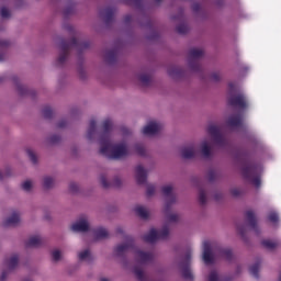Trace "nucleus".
I'll return each instance as SVG.
<instances>
[{
  "label": "nucleus",
  "instance_id": "412c9836",
  "mask_svg": "<svg viewBox=\"0 0 281 281\" xmlns=\"http://www.w3.org/2000/svg\"><path fill=\"white\" fill-rule=\"evenodd\" d=\"M56 181L54 180L53 177L50 176H45L43 178V182L42 186L45 190H50V188H53L55 186Z\"/></svg>",
  "mask_w": 281,
  "mask_h": 281
},
{
  "label": "nucleus",
  "instance_id": "a211bd4d",
  "mask_svg": "<svg viewBox=\"0 0 281 281\" xmlns=\"http://www.w3.org/2000/svg\"><path fill=\"white\" fill-rule=\"evenodd\" d=\"M135 214L139 216V218L146 220L150 216V212L145 206L138 205L134 209Z\"/></svg>",
  "mask_w": 281,
  "mask_h": 281
},
{
  "label": "nucleus",
  "instance_id": "7c9ffc66",
  "mask_svg": "<svg viewBox=\"0 0 281 281\" xmlns=\"http://www.w3.org/2000/svg\"><path fill=\"white\" fill-rule=\"evenodd\" d=\"M223 78V75L221 71H214L210 75V80L211 82H218Z\"/></svg>",
  "mask_w": 281,
  "mask_h": 281
},
{
  "label": "nucleus",
  "instance_id": "4468645a",
  "mask_svg": "<svg viewBox=\"0 0 281 281\" xmlns=\"http://www.w3.org/2000/svg\"><path fill=\"white\" fill-rule=\"evenodd\" d=\"M99 181L101 186H103V188H111V186H113L114 188H120V186H122V179L115 178L113 182H110L109 180H106V176L104 175H101L99 177Z\"/></svg>",
  "mask_w": 281,
  "mask_h": 281
},
{
  "label": "nucleus",
  "instance_id": "2eb2a0df",
  "mask_svg": "<svg viewBox=\"0 0 281 281\" xmlns=\"http://www.w3.org/2000/svg\"><path fill=\"white\" fill-rule=\"evenodd\" d=\"M78 258L80 262H87L88 265H91V262L94 260L93 255L91 254V250L83 249L78 252Z\"/></svg>",
  "mask_w": 281,
  "mask_h": 281
},
{
  "label": "nucleus",
  "instance_id": "680f3d73",
  "mask_svg": "<svg viewBox=\"0 0 281 281\" xmlns=\"http://www.w3.org/2000/svg\"><path fill=\"white\" fill-rule=\"evenodd\" d=\"M117 232L122 233V228H119Z\"/></svg>",
  "mask_w": 281,
  "mask_h": 281
},
{
  "label": "nucleus",
  "instance_id": "79ce46f5",
  "mask_svg": "<svg viewBox=\"0 0 281 281\" xmlns=\"http://www.w3.org/2000/svg\"><path fill=\"white\" fill-rule=\"evenodd\" d=\"M135 150L140 157H144V155H146V148L144 147V145H136Z\"/></svg>",
  "mask_w": 281,
  "mask_h": 281
},
{
  "label": "nucleus",
  "instance_id": "4be33fe9",
  "mask_svg": "<svg viewBox=\"0 0 281 281\" xmlns=\"http://www.w3.org/2000/svg\"><path fill=\"white\" fill-rule=\"evenodd\" d=\"M246 217L251 229H256V213H254V211H247Z\"/></svg>",
  "mask_w": 281,
  "mask_h": 281
},
{
  "label": "nucleus",
  "instance_id": "c85d7f7f",
  "mask_svg": "<svg viewBox=\"0 0 281 281\" xmlns=\"http://www.w3.org/2000/svg\"><path fill=\"white\" fill-rule=\"evenodd\" d=\"M168 75L171 78H177L181 75V69L179 67L172 66L168 69Z\"/></svg>",
  "mask_w": 281,
  "mask_h": 281
},
{
  "label": "nucleus",
  "instance_id": "a878e982",
  "mask_svg": "<svg viewBox=\"0 0 281 281\" xmlns=\"http://www.w3.org/2000/svg\"><path fill=\"white\" fill-rule=\"evenodd\" d=\"M138 80L143 87H148V85H150V75L142 74L138 77Z\"/></svg>",
  "mask_w": 281,
  "mask_h": 281
},
{
  "label": "nucleus",
  "instance_id": "052dcab7",
  "mask_svg": "<svg viewBox=\"0 0 281 281\" xmlns=\"http://www.w3.org/2000/svg\"><path fill=\"white\" fill-rule=\"evenodd\" d=\"M187 260H190V255L187 256Z\"/></svg>",
  "mask_w": 281,
  "mask_h": 281
},
{
  "label": "nucleus",
  "instance_id": "393cba45",
  "mask_svg": "<svg viewBox=\"0 0 281 281\" xmlns=\"http://www.w3.org/2000/svg\"><path fill=\"white\" fill-rule=\"evenodd\" d=\"M182 276L184 280H193L194 276L192 274V270L188 266L182 267Z\"/></svg>",
  "mask_w": 281,
  "mask_h": 281
},
{
  "label": "nucleus",
  "instance_id": "72a5a7b5",
  "mask_svg": "<svg viewBox=\"0 0 281 281\" xmlns=\"http://www.w3.org/2000/svg\"><path fill=\"white\" fill-rule=\"evenodd\" d=\"M115 56H116L115 50H110V52L105 53L104 58H105L106 63H112L115 60Z\"/></svg>",
  "mask_w": 281,
  "mask_h": 281
},
{
  "label": "nucleus",
  "instance_id": "e433bc0d",
  "mask_svg": "<svg viewBox=\"0 0 281 281\" xmlns=\"http://www.w3.org/2000/svg\"><path fill=\"white\" fill-rule=\"evenodd\" d=\"M249 271L251 276H254V278H258V271H260V263H255L254 266H251Z\"/></svg>",
  "mask_w": 281,
  "mask_h": 281
},
{
  "label": "nucleus",
  "instance_id": "1a4fd4ad",
  "mask_svg": "<svg viewBox=\"0 0 281 281\" xmlns=\"http://www.w3.org/2000/svg\"><path fill=\"white\" fill-rule=\"evenodd\" d=\"M231 106H238V109H247V98L245 94L231 95L228 99Z\"/></svg>",
  "mask_w": 281,
  "mask_h": 281
},
{
  "label": "nucleus",
  "instance_id": "bb28decb",
  "mask_svg": "<svg viewBox=\"0 0 281 281\" xmlns=\"http://www.w3.org/2000/svg\"><path fill=\"white\" fill-rule=\"evenodd\" d=\"M52 260L53 262H60L63 260V251L60 249H54L52 251Z\"/></svg>",
  "mask_w": 281,
  "mask_h": 281
},
{
  "label": "nucleus",
  "instance_id": "423d86ee",
  "mask_svg": "<svg viewBox=\"0 0 281 281\" xmlns=\"http://www.w3.org/2000/svg\"><path fill=\"white\" fill-rule=\"evenodd\" d=\"M203 49L201 48H191L189 52V67L193 71L199 70V58L203 56Z\"/></svg>",
  "mask_w": 281,
  "mask_h": 281
},
{
  "label": "nucleus",
  "instance_id": "c9c22d12",
  "mask_svg": "<svg viewBox=\"0 0 281 281\" xmlns=\"http://www.w3.org/2000/svg\"><path fill=\"white\" fill-rule=\"evenodd\" d=\"M189 30L190 29L188 27V24H186V23H182V24L177 26L178 34H188Z\"/></svg>",
  "mask_w": 281,
  "mask_h": 281
},
{
  "label": "nucleus",
  "instance_id": "aec40b11",
  "mask_svg": "<svg viewBox=\"0 0 281 281\" xmlns=\"http://www.w3.org/2000/svg\"><path fill=\"white\" fill-rule=\"evenodd\" d=\"M93 236L97 240H102V238H108L109 237V231L105 228H97L93 231Z\"/></svg>",
  "mask_w": 281,
  "mask_h": 281
},
{
  "label": "nucleus",
  "instance_id": "20e7f679",
  "mask_svg": "<svg viewBox=\"0 0 281 281\" xmlns=\"http://www.w3.org/2000/svg\"><path fill=\"white\" fill-rule=\"evenodd\" d=\"M76 47L77 49H87L89 47V42H78V40L74 38L71 44L61 43L59 57L57 58V65L60 66L67 60V56L69 55V47Z\"/></svg>",
  "mask_w": 281,
  "mask_h": 281
},
{
  "label": "nucleus",
  "instance_id": "cd10ccee",
  "mask_svg": "<svg viewBox=\"0 0 281 281\" xmlns=\"http://www.w3.org/2000/svg\"><path fill=\"white\" fill-rule=\"evenodd\" d=\"M29 159L32 161V164H37L38 158L36 157V153L32 148H26L25 150Z\"/></svg>",
  "mask_w": 281,
  "mask_h": 281
},
{
  "label": "nucleus",
  "instance_id": "ddd939ff",
  "mask_svg": "<svg viewBox=\"0 0 281 281\" xmlns=\"http://www.w3.org/2000/svg\"><path fill=\"white\" fill-rule=\"evenodd\" d=\"M131 247H133V238L127 237L126 243L116 246L115 255L116 256H124V254H126V251H128V249H131Z\"/></svg>",
  "mask_w": 281,
  "mask_h": 281
},
{
  "label": "nucleus",
  "instance_id": "f704fd0d",
  "mask_svg": "<svg viewBox=\"0 0 281 281\" xmlns=\"http://www.w3.org/2000/svg\"><path fill=\"white\" fill-rule=\"evenodd\" d=\"M100 15L105 19L106 21H109V19H111V16H113V10L111 9H105L103 11H101Z\"/></svg>",
  "mask_w": 281,
  "mask_h": 281
},
{
  "label": "nucleus",
  "instance_id": "a18cd8bd",
  "mask_svg": "<svg viewBox=\"0 0 281 281\" xmlns=\"http://www.w3.org/2000/svg\"><path fill=\"white\" fill-rule=\"evenodd\" d=\"M231 194H232V196H240L243 194V190H240L238 188H233V189H231Z\"/></svg>",
  "mask_w": 281,
  "mask_h": 281
},
{
  "label": "nucleus",
  "instance_id": "a19ab883",
  "mask_svg": "<svg viewBox=\"0 0 281 281\" xmlns=\"http://www.w3.org/2000/svg\"><path fill=\"white\" fill-rule=\"evenodd\" d=\"M220 256H222V258H226V260H229L232 258V250L229 249L220 250Z\"/></svg>",
  "mask_w": 281,
  "mask_h": 281
},
{
  "label": "nucleus",
  "instance_id": "8fccbe9b",
  "mask_svg": "<svg viewBox=\"0 0 281 281\" xmlns=\"http://www.w3.org/2000/svg\"><path fill=\"white\" fill-rule=\"evenodd\" d=\"M65 126H67V121L61 120V121L58 123V128H65Z\"/></svg>",
  "mask_w": 281,
  "mask_h": 281
},
{
  "label": "nucleus",
  "instance_id": "2f4dec72",
  "mask_svg": "<svg viewBox=\"0 0 281 281\" xmlns=\"http://www.w3.org/2000/svg\"><path fill=\"white\" fill-rule=\"evenodd\" d=\"M262 245H263V247H266V249H276L278 247V243L269 240V239L263 240Z\"/></svg>",
  "mask_w": 281,
  "mask_h": 281
},
{
  "label": "nucleus",
  "instance_id": "5701e85b",
  "mask_svg": "<svg viewBox=\"0 0 281 281\" xmlns=\"http://www.w3.org/2000/svg\"><path fill=\"white\" fill-rule=\"evenodd\" d=\"M16 265H19V256L18 255H13L7 260V267L10 270L14 269L16 267Z\"/></svg>",
  "mask_w": 281,
  "mask_h": 281
},
{
  "label": "nucleus",
  "instance_id": "09e8293b",
  "mask_svg": "<svg viewBox=\"0 0 281 281\" xmlns=\"http://www.w3.org/2000/svg\"><path fill=\"white\" fill-rule=\"evenodd\" d=\"M8 45H10V41L0 40V49H3V47H8Z\"/></svg>",
  "mask_w": 281,
  "mask_h": 281
},
{
  "label": "nucleus",
  "instance_id": "49530a36",
  "mask_svg": "<svg viewBox=\"0 0 281 281\" xmlns=\"http://www.w3.org/2000/svg\"><path fill=\"white\" fill-rule=\"evenodd\" d=\"M146 192H147V196H153V194H155V186L148 184Z\"/></svg>",
  "mask_w": 281,
  "mask_h": 281
},
{
  "label": "nucleus",
  "instance_id": "0e129e2a",
  "mask_svg": "<svg viewBox=\"0 0 281 281\" xmlns=\"http://www.w3.org/2000/svg\"><path fill=\"white\" fill-rule=\"evenodd\" d=\"M279 281H281V273H280V277H279Z\"/></svg>",
  "mask_w": 281,
  "mask_h": 281
},
{
  "label": "nucleus",
  "instance_id": "6ab92c4d",
  "mask_svg": "<svg viewBox=\"0 0 281 281\" xmlns=\"http://www.w3.org/2000/svg\"><path fill=\"white\" fill-rule=\"evenodd\" d=\"M97 133H98V130H97L95 120H91L90 124H89L88 133H87V138L93 139V137H95Z\"/></svg>",
  "mask_w": 281,
  "mask_h": 281
},
{
  "label": "nucleus",
  "instance_id": "864d4df0",
  "mask_svg": "<svg viewBox=\"0 0 281 281\" xmlns=\"http://www.w3.org/2000/svg\"><path fill=\"white\" fill-rule=\"evenodd\" d=\"M5 58H8V54H5V53L0 54V63H3V60H5Z\"/></svg>",
  "mask_w": 281,
  "mask_h": 281
},
{
  "label": "nucleus",
  "instance_id": "9b49d317",
  "mask_svg": "<svg viewBox=\"0 0 281 281\" xmlns=\"http://www.w3.org/2000/svg\"><path fill=\"white\" fill-rule=\"evenodd\" d=\"M154 258L155 255L153 252H145L142 250L135 251V261L137 265H148V262H151Z\"/></svg>",
  "mask_w": 281,
  "mask_h": 281
},
{
  "label": "nucleus",
  "instance_id": "603ef678",
  "mask_svg": "<svg viewBox=\"0 0 281 281\" xmlns=\"http://www.w3.org/2000/svg\"><path fill=\"white\" fill-rule=\"evenodd\" d=\"M70 190H71V192H77L78 191V184L71 183L70 184Z\"/></svg>",
  "mask_w": 281,
  "mask_h": 281
},
{
  "label": "nucleus",
  "instance_id": "4d7b16f0",
  "mask_svg": "<svg viewBox=\"0 0 281 281\" xmlns=\"http://www.w3.org/2000/svg\"><path fill=\"white\" fill-rule=\"evenodd\" d=\"M133 19V16H131V15H126L125 16V23H130V21Z\"/></svg>",
  "mask_w": 281,
  "mask_h": 281
},
{
  "label": "nucleus",
  "instance_id": "9d476101",
  "mask_svg": "<svg viewBox=\"0 0 281 281\" xmlns=\"http://www.w3.org/2000/svg\"><path fill=\"white\" fill-rule=\"evenodd\" d=\"M203 262L206 265H212L214 262L215 256L214 252L212 251V243L210 241H204L203 243Z\"/></svg>",
  "mask_w": 281,
  "mask_h": 281
},
{
  "label": "nucleus",
  "instance_id": "bf43d9fd",
  "mask_svg": "<svg viewBox=\"0 0 281 281\" xmlns=\"http://www.w3.org/2000/svg\"><path fill=\"white\" fill-rule=\"evenodd\" d=\"M100 281H109L106 278H101Z\"/></svg>",
  "mask_w": 281,
  "mask_h": 281
},
{
  "label": "nucleus",
  "instance_id": "c03bdc74",
  "mask_svg": "<svg viewBox=\"0 0 281 281\" xmlns=\"http://www.w3.org/2000/svg\"><path fill=\"white\" fill-rule=\"evenodd\" d=\"M268 218H269V221H271V223H278V221H279L278 213H276V212L270 213Z\"/></svg>",
  "mask_w": 281,
  "mask_h": 281
},
{
  "label": "nucleus",
  "instance_id": "7ed1b4c3",
  "mask_svg": "<svg viewBox=\"0 0 281 281\" xmlns=\"http://www.w3.org/2000/svg\"><path fill=\"white\" fill-rule=\"evenodd\" d=\"M111 128L113 122L110 119L103 121L100 135V153L108 159H124L128 157V146L126 143L111 144Z\"/></svg>",
  "mask_w": 281,
  "mask_h": 281
},
{
  "label": "nucleus",
  "instance_id": "58836bf2",
  "mask_svg": "<svg viewBox=\"0 0 281 281\" xmlns=\"http://www.w3.org/2000/svg\"><path fill=\"white\" fill-rule=\"evenodd\" d=\"M209 281H223V280H221V277H218V272L213 270L209 274Z\"/></svg>",
  "mask_w": 281,
  "mask_h": 281
},
{
  "label": "nucleus",
  "instance_id": "f3484780",
  "mask_svg": "<svg viewBox=\"0 0 281 281\" xmlns=\"http://www.w3.org/2000/svg\"><path fill=\"white\" fill-rule=\"evenodd\" d=\"M41 245H43V237L38 235L30 237L25 243L26 247H41Z\"/></svg>",
  "mask_w": 281,
  "mask_h": 281
},
{
  "label": "nucleus",
  "instance_id": "c756f323",
  "mask_svg": "<svg viewBox=\"0 0 281 281\" xmlns=\"http://www.w3.org/2000/svg\"><path fill=\"white\" fill-rule=\"evenodd\" d=\"M134 273L137 280H140V281L146 280V273H144V270H142V268H134Z\"/></svg>",
  "mask_w": 281,
  "mask_h": 281
},
{
  "label": "nucleus",
  "instance_id": "dca6fc26",
  "mask_svg": "<svg viewBox=\"0 0 281 281\" xmlns=\"http://www.w3.org/2000/svg\"><path fill=\"white\" fill-rule=\"evenodd\" d=\"M136 181L139 186L146 183V169L142 165L136 167Z\"/></svg>",
  "mask_w": 281,
  "mask_h": 281
},
{
  "label": "nucleus",
  "instance_id": "6e6552de",
  "mask_svg": "<svg viewBox=\"0 0 281 281\" xmlns=\"http://www.w3.org/2000/svg\"><path fill=\"white\" fill-rule=\"evenodd\" d=\"M161 128H164V125L157 121L149 122L144 128L143 134L147 135L148 137H153V135H157L161 132Z\"/></svg>",
  "mask_w": 281,
  "mask_h": 281
},
{
  "label": "nucleus",
  "instance_id": "3c124183",
  "mask_svg": "<svg viewBox=\"0 0 281 281\" xmlns=\"http://www.w3.org/2000/svg\"><path fill=\"white\" fill-rule=\"evenodd\" d=\"M214 177H216V171H210V172H209V179H210V181H213V180H214Z\"/></svg>",
  "mask_w": 281,
  "mask_h": 281
},
{
  "label": "nucleus",
  "instance_id": "de8ad7c7",
  "mask_svg": "<svg viewBox=\"0 0 281 281\" xmlns=\"http://www.w3.org/2000/svg\"><path fill=\"white\" fill-rule=\"evenodd\" d=\"M44 117H52V108H46L43 110Z\"/></svg>",
  "mask_w": 281,
  "mask_h": 281
},
{
  "label": "nucleus",
  "instance_id": "4c0bfd02",
  "mask_svg": "<svg viewBox=\"0 0 281 281\" xmlns=\"http://www.w3.org/2000/svg\"><path fill=\"white\" fill-rule=\"evenodd\" d=\"M199 201H200V203H202V205H205V203H207V195L205 194V191L200 190Z\"/></svg>",
  "mask_w": 281,
  "mask_h": 281
},
{
  "label": "nucleus",
  "instance_id": "ea45409f",
  "mask_svg": "<svg viewBox=\"0 0 281 281\" xmlns=\"http://www.w3.org/2000/svg\"><path fill=\"white\" fill-rule=\"evenodd\" d=\"M12 175V169L7 167L4 170H0V179H5V177H10Z\"/></svg>",
  "mask_w": 281,
  "mask_h": 281
},
{
  "label": "nucleus",
  "instance_id": "0eeeda50",
  "mask_svg": "<svg viewBox=\"0 0 281 281\" xmlns=\"http://www.w3.org/2000/svg\"><path fill=\"white\" fill-rule=\"evenodd\" d=\"M72 232L85 233L91 229V223L89 222V217L81 216L70 227Z\"/></svg>",
  "mask_w": 281,
  "mask_h": 281
},
{
  "label": "nucleus",
  "instance_id": "b1692460",
  "mask_svg": "<svg viewBox=\"0 0 281 281\" xmlns=\"http://www.w3.org/2000/svg\"><path fill=\"white\" fill-rule=\"evenodd\" d=\"M243 124V119L240 116H231L228 119V126L236 127Z\"/></svg>",
  "mask_w": 281,
  "mask_h": 281
},
{
  "label": "nucleus",
  "instance_id": "37998d69",
  "mask_svg": "<svg viewBox=\"0 0 281 281\" xmlns=\"http://www.w3.org/2000/svg\"><path fill=\"white\" fill-rule=\"evenodd\" d=\"M0 14H1L2 19H10V10H8V8H5V7L1 8Z\"/></svg>",
  "mask_w": 281,
  "mask_h": 281
},
{
  "label": "nucleus",
  "instance_id": "f03ea898",
  "mask_svg": "<svg viewBox=\"0 0 281 281\" xmlns=\"http://www.w3.org/2000/svg\"><path fill=\"white\" fill-rule=\"evenodd\" d=\"M207 133L210 137L204 138L201 142L200 147H196V145L182 147L181 157H183V159H192L193 157H196L199 153H201L202 157L207 159L210 155H212V146H224L225 136L218 126L210 124L207 127Z\"/></svg>",
  "mask_w": 281,
  "mask_h": 281
},
{
  "label": "nucleus",
  "instance_id": "39448f33",
  "mask_svg": "<svg viewBox=\"0 0 281 281\" xmlns=\"http://www.w3.org/2000/svg\"><path fill=\"white\" fill-rule=\"evenodd\" d=\"M241 173L255 186V188H260V177L258 176V168L254 165H244L241 168Z\"/></svg>",
  "mask_w": 281,
  "mask_h": 281
},
{
  "label": "nucleus",
  "instance_id": "e2e57ef3",
  "mask_svg": "<svg viewBox=\"0 0 281 281\" xmlns=\"http://www.w3.org/2000/svg\"><path fill=\"white\" fill-rule=\"evenodd\" d=\"M238 229H239L240 234H243V231H240V227H238Z\"/></svg>",
  "mask_w": 281,
  "mask_h": 281
},
{
  "label": "nucleus",
  "instance_id": "6e6d98bb",
  "mask_svg": "<svg viewBox=\"0 0 281 281\" xmlns=\"http://www.w3.org/2000/svg\"><path fill=\"white\" fill-rule=\"evenodd\" d=\"M5 278H8V272L3 271L0 277V281H5Z\"/></svg>",
  "mask_w": 281,
  "mask_h": 281
},
{
  "label": "nucleus",
  "instance_id": "5fc2aeb1",
  "mask_svg": "<svg viewBox=\"0 0 281 281\" xmlns=\"http://www.w3.org/2000/svg\"><path fill=\"white\" fill-rule=\"evenodd\" d=\"M18 91L23 95V93H25V88L23 86H18Z\"/></svg>",
  "mask_w": 281,
  "mask_h": 281
},
{
  "label": "nucleus",
  "instance_id": "473e14b6",
  "mask_svg": "<svg viewBox=\"0 0 281 281\" xmlns=\"http://www.w3.org/2000/svg\"><path fill=\"white\" fill-rule=\"evenodd\" d=\"M32 188H34V182H32V180H26L22 183V189L25 192H30L32 190Z\"/></svg>",
  "mask_w": 281,
  "mask_h": 281
},
{
  "label": "nucleus",
  "instance_id": "13d9d810",
  "mask_svg": "<svg viewBox=\"0 0 281 281\" xmlns=\"http://www.w3.org/2000/svg\"><path fill=\"white\" fill-rule=\"evenodd\" d=\"M228 87H229L231 91H234V83H229Z\"/></svg>",
  "mask_w": 281,
  "mask_h": 281
},
{
  "label": "nucleus",
  "instance_id": "f257e3e1",
  "mask_svg": "<svg viewBox=\"0 0 281 281\" xmlns=\"http://www.w3.org/2000/svg\"><path fill=\"white\" fill-rule=\"evenodd\" d=\"M161 190L164 196H166L165 216L167 225H165L160 231L151 228L148 234L144 235L143 237L145 243H157V240H166V238L170 236V227L168 224L177 223V221H179V214L170 213V205L177 202L175 187H172V184H165Z\"/></svg>",
  "mask_w": 281,
  "mask_h": 281
},
{
  "label": "nucleus",
  "instance_id": "f8f14e48",
  "mask_svg": "<svg viewBox=\"0 0 281 281\" xmlns=\"http://www.w3.org/2000/svg\"><path fill=\"white\" fill-rule=\"evenodd\" d=\"M21 223V213L14 211L11 216L2 222L3 227H15Z\"/></svg>",
  "mask_w": 281,
  "mask_h": 281
}]
</instances>
